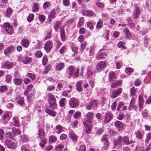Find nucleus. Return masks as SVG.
Wrapping results in <instances>:
<instances>
[{
    "mask_svg": "<svg viewBox=\"0 0 151 151\" xmlns=\"http://www.w3.org/2000/svg\"><path fill=\"white\" fill-rule=\"evenodd\" d=\"M69 70L70 72V75H72V76H74V75H73V74H72V72L75 70L74 69V67L72 66H70L69 67Z\"/></svg>",
    "mask_w": 151,
    "mask_h": 151,
    "instance_id": "bf43d9fd",
    "label": "nucleus"
},
{
    "mask_svg": "<svg viewBox=\"0 0 151 151\" xmlns=\"http://www.w3.org/2000/svg\"><path fill=\"white\" fill-rule=\"evenodd\" d=\"M55 10L54 9L52 10L50 12L49 17L51 19L54 18L55 17Z\"/></svg>",
    "mask_w": 151,
    "mask_h": 151,
    "instance_id": "e433bc0d",
    "label": "nucleus"
},
{
    "mask_svg": "<svg viewBox=\"0 0 151 151\" xmlns=\"http://www.w3.org/2000/svg\"><path fill=\"white\" fill-rule=\"evenodd\" d=\"M5 144L9 149L14 150L16 148L17 146L15 143L12 140H6L5 141Z\"/></svg>",
    "mask_w": 151,
    "mask_h": 151,
    "instance_id": "39448f33",
    "label": "nucleus"
},
{
    "mask_svg": "<svg viewBox=\"0 0 151 151\" xmlns=\"http://www.w3.org/2000/svg\"><path fill=\"white\" fill-rule=\"evenodd\" d=\"M14 50V48L13 47L11 46L4 50V54L6 55H8L9 53L13 52Z\"/></svg>",
    "mask_w": 151,
    "mask_h": 151,
    "instance_id": "6ab92c4d",
    "label": "nucleus"
},
{
    "mask_svg": "<svg viewBox=\"0 0 151 151\" xmlns=\"http://www.w3.org/2000/svg\"><path fill=\"white\" fill-rule=\"evenodd\" d=\"M87 42L86 41L84 42L81 43V48L80 49V51L81 52L85 49L86 46Z\"/></svg>",
    "mask_w": 151,
    "mask_h": 151,
    "instance_id": "c9c22d12",
    "label": "nucleus"
},
{
    "mask_svg": "<svg viewBox=\"0 0 151 151\" xmlns=\"http://www.w3.org/2000/svg\"><path fill=\"white\" fill-rule=\"evenodd\" d=\"M72 50L74 52L73 55H75L77 54L78 50L77 47H73L72 48Z\"/></svg>",
    "mask_w": 151,
    "mask_h": 151,
    "instance_id": "e2e57ef3",
    "label": "nucleus"
},
{
    "mask_svg": "<svg viewBox=\"0 0 151 151\" xmlns=\"http://www.w3.org/2000/svg\"><path fill=\"white\" fill-rule=\"evenodd\" d=\"M82 81H78L76 85V89L77 91L78 92H81L82 89L81 84L82 83Z\"/></svg>",
    "mask_w": 151,
    "mask_h": 151,
    "instance_id": "bb28decb",
    "label": "nucleus"
},
{
    "mask_svg": "<svg viewBox=\"0 0 151 151\" xmlns=\"http://www.w3.org/2000/svg\"><path fill=\"white\" fill-rule=\"evenodd\" d=\"M64 148V146L63 144H60L58 145L56 147L55 150L56 151L58 150H61Z\"/></svg>",
    "mask_w": 151,
    "mask_h": 151,
    "instance_id": "c03bdc74",
    "label": "nucleus"
},
{
    "mask_svg": "<svg viewBox=\"0 0 151 151\" xmlns=\"http://www.w3.org/2000/svg\"><path fill=\"white\" fill-rule=\"evenodd\" d=\"M136 91L134 87H133L130 89V94L132 96H134L136 93Z\"/></svg>",
    "mask_w": 151,
    "mask_h": 151,
    "instance_id": "79ce46f5",
    "label": "nucleus"
},
{
    "mask_svg": "<svg viewBox=\"0 0 151 151\" xmlns=\"http://www.w3.org/2000/svg\"><path fill=\"white\" fill-rule=\"evenodd\" d=\"M79 68H77L76 70H74L72 74H73V75L74 76H72V75H70V76L72 77L73 78H75L77 77L78 76H79Z\"/></svg>",
    "mask_w": 151,
    "mask_h": 151,
    "instance_id": "c85d7f7f",
    "label": "nucleus"
},
{
    "mask_svg": "<svg viewBox=\"0 0 151 151\" xmlns=\"http://www.w3.org/2000/svg\"><path fill=\"white\" fill-rule=\"evenodd\" d=\"M87 26L89 27L92 30L93 28L92 25V23L91 22H87Z\"/></svg>",
    "mask_w": 151,
    "mask_h": 151,
    "instance_id": "338daca9",
    "label": "nucleus"
},
{
    "mask_svg": "<svg viewBox=\"0 0 151 151\" xmlns=\"http://www.w3.org/2000/svg\"><path fill=\"white\" fill-rule=\"evenodd\" d=\"M69 136L70 138L73 141L76 142L77 140V137L76 135L73 132L70 131L69 132Z\"/></svg>",
    "mask_w": 151,
    "mask_h": 151,
    "instance_id": "412c9836",
    "label": "nucleus"
},
{
    "mask_svg": "<svg viewBox=\"0 0 151 151\" xmlns=\"http://www.w3.org/2000/svg\"><path fill=\"white\" fill-rule=\"evenodd\" d=\"M56 129L58 131L57 133L58 134H59L61 133L63 130V127L60 124L57 125L55 127Z\"/></svg>",
    "mask_w": 151,
    "mask_h": 151,
    "instance_id": "c756f323",
    "label": "nucleus"
},
{
    "mask_svg": "<svg viewBox=\"0 0 151 151\" xmlns=\"http://www.w3.org/2000/svg\"><path fill=\"white\" fill-rule=\"evenodd\" d=\"M113 117L112 114L110 112H108L105 114L104 122L105 124L108 123Z\"/></svg>",
    "mask_w": 151,
    "mask_h": 151,
    "instance_id": "6e6552de",
    "label": "nucleus"
},
{
    "mask_svg": "<svg viewBox=\"0 0 151 151\" xmlns=\"http://www.w3.org/2000/svg\"><path fill=\"white\" fill-rule=\"evenodd\" d=\"M65 98H62L59 101V104L60 107H63L65 105Z\"/></svg>",
    "mask_w": 151,
    "mask_h": 151,
    "instance_id": "a19ab883",
    "label": "nucleus"
},
{
    "mask_svg": "<svg viewBox=\"0 0 151 151\" xmlns=\"http://www.w3.org/2000/svg\"><path fill=\"white\" fill-rule=\"evenodd\" d=\"M37 135L40 139L44 138L45 136V132L42 128H39L38 130Z\"/></svg>",
    "mask_w": 151,
    "mask_h": 151,
    "instance_id": "f3484780",
    "label": "nucleus"
},
{
    "mask_svg": "<svg viewBox=\"0 0 151 151\" xmlns=\"http://www.w3.org/2000/svg\"><path fill=\"white\" fill-rule=\"evenodd\" d=\"M22 45L23 46L25 47H27L28 46V41L25 39L22 40L21 41Z\"/></svg>",
    "mask_w": 151,
    "mask_h": 151,
    "instance_id": "7c9ffc66",
    "label": "nucleus"
},
{
    "mask_svg": "<svg viewBox=\"0 0 151 151\" xmlns=\"http://www.w3.org/2000/svg\"><path fill=\"white\" fill-rule=\"evenodd\" d=\"M102 140L103 142H104V143L105 145L104 147L105 148L107 149L109 146V142L105 135L103 137Z\"/></svg>",
    "mask_w": 151,
    "mask_h": 151,
    "instance_id": "cd10ccee",
    "label": "nucleus"
},
{
    "mask_svg": "<svg viewBox=\"0 0 151 151\" xmlns=\"http://www.w3.org/2000/svg\"><path fill=\"white\" fill-rule=\"evenodd\" d=\"M57 138L55 136L52 135L49 137V142L50 143L54 142L57 140Z\"/></svg>",
    "mask_w": 151,
    "mask_h": 151,
    "instance_id": "4c0bfd02",
    "label": "nucleus"
},
{
    "mask_svg": "<svg viewBox=\"0 0 151 151\" xmlns=\"http://www.w3.org/2000/svg\"><path fill=\"white\" fill-rule=\"evenodd\" d=\"M12 123L14 126L18 127L19 125L18 119L17 118H13L12 120Z\"/></svg>",
    "mask_w": 151,
    "mask_h": 151,
    "instance_id": "72a5a7b5",
    "label": "nucleus"
},
{
    "mask_svg": "<svg viewBox=\"0 0 151 151\" xmlns=\"http://www.w3.org/2000/svg\"><path fill=\"white\" fill-rule=\"evenodd\" d=\"M51 69V66L50 65H48L45 66V69L44 71V73L46 74Z\"/></svg>",
    "mask_w": 151,
    "mask_h": 151,
    "instance_id": "13d9d810",
    "label": "nucleus"
},
{
    "mask_svg": "<svg viewBox=\"0 0 151 151\" xmlns=\"http://www.w3.org/2000/svg\"><path fill=\"white\" fill-rule=\"evenodd\" d=\"M64 65V64L63 63H59L57 64L56 66V69L57 70L60 71L63 68Z\"/></svg>",
    "mask_w": 151,
    "mask_h": 151,
    "instance_id": "5701e85b",
    "label": "nucleus"
},
{
    "mask_svg": "<svg viewBox=\"0 0 151 151\" xmlns=\"http://www.w3.org/2000/svg\"><path fill=\"white\" fill-rule=\"evenodd\" d=\"M124 32L125 34L126 37L128 39L131 37V34L129 29L127 28H125L124 30Z\"/></svg>",
    "mask_w": 151,
    "mask_h": 151,
    "instance_id": "2f4dec72",
    "label": "nucleus"
},
{
    "mask_svg": "<svg viewBox=\"0 0 151 151\" xmlns=\"http://www.w3.org/2000/svg\"><path fill=\"white\" fill-rule=\"evenodd\" d=\"M45 112L48 114L52 116H55L56 115V112L54 110L47 109L45 110Z\"/></svg>",
    "mask_w": 151,
    "mask_h": 151,
    "instance_id": "b1692460",
    "label": "nucleus"
},
{
    "mask_svg": "<svg viewBox=\"0 0 151 151\" xmlns=\"http://www.w3.org/2000/svg\"><path fill=\"white\" fill-rule=\"evenodd\" d=\"M151 45V40L148 37H145L144 39V45L145 47H147Z\"/></svg>",
    "mask_w": 151,
    "mask_h": 151,
    "instance_id": "aec40b11",
    "label": "nucleus"
},
{
    "mask_svg": "<svg viewBox=\"0 0 151 151\" xmlns=\"http://www.w3.org/2000/svg\"><path fill=\"white\" fill-rule=\"evenodd\" d=\"M144 101L143 99V95L141 93L139 96V111H141L143 109Z\"/></svg>",
    "mask_w": 151,
    "mask_h": 151,
    "instance_id": "1a4fd4ad",
    "label": "nucleus"
},
{
    "mask_svg": "<svg viewBox=\"0 0 151 151\" xmlns=\"http://www.w3.org/2000/svg\"><path fill=\"white\" fill-rule=\"evenodd\" d=\"M60 23V22L59 21H57L56 22L54 27V28L55 30L57 31L58 30V27Z\"/></svg>",
    "mask_w": 151,
    "mask_h": 151,
    "instance_id": "6e6d98bb",
    "label": "nucleus"
},
{
    "mask_svg": "<svg viewBox=\"0 0 151 151\" xmlns=\"http://www.w3.org/2000/svg\"><path fill=\"white\" fill-rule=\"evenodd\" d=\"M51 5L50 3L48 1H46L45 2L43 5V7L45 9L49 7Z\"/></svg>",
    "mask_w": 151,
    "mask_h": 151,
    "instance_id": "49530a36",
    "label": "nucleus"
},
{
    "mask_svg": "<svg viewBox=\"0 0 151 151\" xmlns=\"http://www.w3.org/2000/svg\"><path fill=\"white\" fill-rule=\"evenodd\" d=\"M95 50V46H91L90 48L89 52L88 55L89 56H91L93 55L94 53V52Z\"/></svg>",
    "mask_w": 151,
    "mask_h": 151,
    "instance_id": "f704fd0d",
    "label": "nucleus"
},
{
    "mask_svg": "<svg viewBox=\"0 0 151 151\" xmlns=\"http://www.w3.org/2000/svg\"><path fill=\"white\" fill-rule=\"evenodd\" d=\"M12 132L15 135H16L19 134L21 133L20 131L16 128L14 129Z\"/></svg>",
    "mask_w": 151,
    "mask_h": 151,
    "instance_id": "0e129e2a",
    "label": "nucleus"
},
{
    "mask_svg": "<svg viewBox=\"0 0 151 151\" xmlns=\"http://www.w3.org/2000/svg\"><path fill=\"white\" fill-rule=\"evenodd\" d=\"M127 21L128 23V25L130 27L134 28L135 27V24L132 20L130 17L127 18Z\"/></svg>",
    "mask_w": 151,
    "mask_h": 151,
    "instance_id": "393cba45",
    "label": "nucleus"
},
{
    "mask_svg": "<svg viewBox=\"0 0 151 151\" xmlns=\"http://www.w3.org/2000/svg\"><path fill=\"white\" fill-rule=\"evenodd\" d=\"M107 57V54L105 52L101 53L100 52L96 55V58L98 60L104 59Z\"/></svg>",
    "mask_w": 151,
    "mask_h": 151,
    "instance_id": "4468645a",
    "label": "nucleus"
},
{
    "mask_svg": "<svg viewBox=\"0 0 151 151\" xmlns=\"http://www.w3.org/2000/svg\"><path fill=\"white\" fill-rule=\"evenodd\" d=\"M78 151H86V147L85 145H81Z\"/></svg>",
    "mask_w": 151,
    "mask_h": 151,
    "instance_id": "774afa93",
    "label": "nucleus"
},
{
    "mask_svg": "<svg viewBox=\"0 0 151 151\" xmlns=\"http://www.w3.org/2000/svg\"><path fill=\"white\" fill-rule=\"evenodd\" d=\"M63 4L65 6H68L70 4V2L69 0H63Z\"/></svg>",
    "mask_w": 151,
    "mask_h": 151,
    "instance_id": "8fccbe9b",
    "label": "nucleus"
},
{
    "mask_svg": "<svg viewBox=\"0 0 151 151\" xmlns=\"http://www.w3.org/2000/svg\"><path fill=\"white\" fill-rule=\"evenodd\" d=\"M47 95L50 107L53 109H55L57 107V104L55 97L50 93H48Z\"/></svg>",
    "mask_w": 151,
    "mask_h": 151,
    "instance_id": "f03ea898",
    "label": "nucleus"
},
{
    "mask_svg": "<svg viewBox=\"0 0 151 151\" xmlns=\"http://www.w3.org/2000/svg\"><path fill=\"white\" fill-rule=\"evenodd\" d=\"M114 126L116 127L118 131H122L124 128V125L123 123L119 121H116L115 122Z\"/></svg>",
    "mask_w": 151,
    "mask_h": 151,
    "instance_id": "0eeeda50",
    "label": "nucleus"
},
{
    "mask_svg": "<svg viewBox=\"0 0 151 151\" xmlns=\"http://www.w3.org/2000/svg\"><path fill=\"white\" fill-rule=\"evenodd\" d=\"M134 71V70L131 68H128L126 69V72L128 74H130Z\"/></svg>",
    "mask_w": 151,
    "mask_h": 151,
    "instance_id": "5fc2aeb1",
    "label": "nucleus"
},
{
    "mask_svg": "<svg viewBox=\"0 0 151 151\" xmlns=\"http://www.w3.org/2000/svg\"><path fill=\"white\" fill-rule=\"evenodd\" d=\"M2 27L4 28L7 33L12 34L14 32V29L13 27L9 23H5L3 24Z\"/></svg>",
    "mask_w": 151,
    "mask_h": 151,
    "instance_id": "20e7f679",
    "label": "nucleus"
},
{
    "mask_svg": "<svg viewBox=\"0 0 151 151\" xmlns=\"http://www.w3.org/2000/svg\"><path fill=\"white\" fill-rule=\"evenodd\" d=\"M82 13L84 16L88 17L93 16L95 14L94 12L91 10H83L82 11Z\"/></svg>",
    "mask_w": 151,
    "mask_h": 151,
    "instance_id": "9d476101",
    "label": "nucleus"
},
{
    "mask_svg": "<svg viewBox=\"0 0 151 151\" xmlns=\"http://www.w3.org/2000/svg\"><path fill=\"white\" fill-rule=\"evenodd\" d=\"M122 92L121 88H119L117 89L114 92H112L111 94V97L112 99H114L117 97Z\"/></svg>",
    "mask_w": 151,
    "mask_h": 151,
    "instance_id": "ddd939ff",
    "label": "nucleus"
},
{
    "mask_svg": "<svg viewBox=\"0 0 151 151\" xmlns=\"http://www.w3.org/2000/svg\"><path fill=\"white\" fill-rule=\"evenodd\" d=\"M39 19L41 22H43L45 19V16L43 14L39 15Z\"/></svg>",
    "mask_w": 151,
    "mask_h": 151,
    "instance_id": "37998d69",
    "label": "nucleus"
},
{
    "mask_svg": "<svg viewBox=\"0 0 151 151\" xmlns=\"http://www.w3.org/2000/svg\"><path fill=\"white\" fill-rule=\"evenodd\" d=\"M55 88L54 86H48L47 88V91H50L53 90Z\"/></svg>",
    "mask_w": 151,
    "mask_h": 151,
    "instance_id": "4d7b16f0",
    "label": "nucleus"
},
{
    "mask_svg": "<svg viewBox=\"0 0 151 151\" xmlns=\"http://www.w3.org/2000/svg\"><path fill=\"white\" fill-rule=\"evenodd\" d=\"M103 26V21L101 20H99L97 22L96 26V28L99 30Z\"/></svg>",
    "mask_w": 151,
    "mask_h": 151,
    "instance_id": "ea45409f",
    "label": "nucleus"
},
{
    "mask_svg": "<svg viewBox=\"0 0 151 151\" xmlns=\"http://www.w3.org/2000/svg\"><path fill=\"white\" fill-rule=\"evenodd\" d=\"M42 140L39 143V145L40 147H44L45 146V145L46 144L47 140L46 138H42Z\"/></svg>",
    "mask_w": 151,
    "mask_h": 151,
    "instance_id": "473e14b6",
    "label": "nucleus"
},
{
    "mask_svg": "<svg viewBox=\"0 0 151 151\" xmlns=\"http://www.w3.org/2000/svg\"><path fill=\"white\" fill-rule=\"evenodd\" d=\"M96 5L98 7L100 8H103L104 7V3H102L99 1H97L96 3Z\"/></svg>",
    "mask_w": 151,
    "mask_h": 151,
    "instance_id": "09e8293b",
    "label": "nucleus"
},
{
    "mask_svg": "<svg viewBox=\"0 0 151 151\" xmlns=\"http://www.w3.org/2000/svg\"><path fill=\"white\" fill-rule=\"evenodd\" d=\"M151 139V133H149L147 134V138L145 140V142L146 144H148L149 141Z\"/></svg>",
    "mask_w": 151,
    "mask_h": 151,
    "instance_id": "de8ad7c7",
    "label": "nucleus"
},
{
    "mask_svg": "<svg viewBox=\"0 0 151 151\" xmlns=\"http://www.w3.org/2000/svg\"><path fill=\"white\" fill-rule=\"evenodd\" d=\"M94 114L89 112L86 115L87 119L84 120L83 124L86 128V132L87 134L89 133L91 131V119L93 118Z\"/></svg>",
    "mask_w": 151,
    "mask_h": 151,
    "instance_id": "f257e3e1",
    "label": "nucleus"
},
{
    "mask_svg": "<svg viewBox=\"0 0 151 151\" xmlns=\"http://www.w3.org/2000/svg\"><path fill=\"white\" fill-rule=\"evenodd\" d=\"M38 4L37 2H35L33 4L32 11L33 12H37L39 11Z\"/></svg>",
    "mask_w": 151,
    "mask_h": 151,
    "instance_id": "a878e982",
    "label": "nucleus"
},
{
    "mask_svg": "<svg viewBox=\"0 0 151 151\" xmlns=\"http://www.w3.org/2000/svg\"><path fill=\"white\" fill-rule=\"evenodd\" d=\"M69 104L72 108H75L78 105V100L76 98L73 97L71 98L69 102Z\"/></svg>",
    "mask_w": 151,
    "mask_h": 151,
    "instance_id": "423d86ee",
    "label": "nucleus"
},
{
    "mask_svg": "<svg viewBox=\"0 0 151 151\" xmlns=\"http://www.w3.org/2000/svg\"><path fill=\"white\" fill-rule=\"evenodd\" d=\"M92 108V105L91 102L87 103L86 106V109L88 110H90Z\"/></svg>",
    "mask_w": 151,
    "mask_h": 151,
    "instance_id": "864d4df0",
    "label": "nucleus"
},
{
    "mask_svg": "<svg viewBox=\"0 0 151 151\" xmlns=\"http://www.w3.org/2000/svg\"><path fill=\"white\" fill-rule=\"evenodd\" d=\"M6 16H9L11 15L12 12V9L10 8H8L6 10Z\"/></svg>",
    "mask_w": 151,
    "mask_h": 151,
    "instance_id": "3c124183",
    "label": "nucleus"
},
{
    "mask_svg": "<svg viewBox=\"0 0 151 151\" xmlns=\"http://www.w3.org/2000/svg\"><path fill=\"white\" fill-rule=\"evenodd\" d=\"M13 64V63L12 62L6 61L2 65L1 67L3 68L9 69L12 66Z\"/></svg>",
    "mask_w": 151,
    "mask_h": 151,
    "instance_id": "a211bd4d",
    "label": "nucleus"
},
{
    "mask_svg": "<svg viewBox=\"0 0 151 151\" xmlns=\"http://www.w3.org/2000/svg\"><path fill=\"white\" fill-rule=\"evenodd\" d=\"M81 113L80 111H77L74 114L73 117L75 119H77L81 115Z\"/></svg>",
    "mask_w": 151,
    "mask_h": 151,
    "instance_id": "680f3d73",
    "label": "nucleus"
},
{
    "mask_svg": "<svg viewBox=\"0 0 151 151\" xmlns=\"http://www.w3.org/2000/svg\"><path fill=\"white\" fill-rule=\"evenodd\" d=\"M122 141L124 144L126 145H129L134 143V140H129V138L127 136H124L122 138Z\"/></svg>",
    "mask_w": 151,
    "mask_h": 151,
    "instance_id": "9b49d317",
    "label": "nucleus"
},
{
    "mask_svg": "<svg viewBox=\"0 0 151 151\" xmlns=\"http://www.w3.org/2000/svg\"><path fill=\"white\" fill-rule=\"evenodd\" d=\"M60 37L62 41H64L65 40V32L63 27H61L60 29Z\"/></svg>",
    "mask_w": 151,
    "mask_h": 151,
    "instance_id": "dca6fc26",
    "label": "nucleus"
},
{
    "mask_svg": "<svg viewBox=\"0 0 151 151\" xmlns=\"http://www.w3.org/2000/svg\"><path fill=\"white\" fill-rule=\"evenodd\" d=\"M84 19L83 17H81L80 19V21L79 23L78 24V27H80L81 25L83 24Z\"/></svg>",
    "mask_w": 151,
    "mask_h": 151,
    "instance_id": "603ef678",
    "label": "nucleus"
},
{
    "mask_svg": "<svg viewBox=\"0 0 151 151\" xmlns=\"http://www.w3.org/2000/svg\"><path fill=\"white\" fill-rule=\"evenodd\" d=\"M136 137L139 139H141L142 138V134L140 131L137 132L136 134Z\"/></svg>",
    "mask_w": 151,
    "mask_h": 151,
    "instance_id": "a18cd8bd",
    "label": "nucleus"
},
{
    "mask_svg": "<svg viewBox=\"0 0 151 151\" xmlns=\"http://www.w3.org/2000/svg\"><path fill=\"white\" fill-rule=\"evenodd\" d=\"M52 42L50 41H48L45 44V49L47 52H48L52 49Z\"/></svg>",
    "mask_w": 151,
    "mask_h": 151,
    "instance_id": "f8f14e48",
    "label": "nucleus"
},
{
    "mask_svg": "<svg viewBox=\"0 0 151 151\" xmlns=\"http://www.w3.org/2000/svg\"><path fill=\"white\" fill-rule=\"evenodd\" d=\"M116 79V76L115 73L111 72L109 75V80L110 82H112L114 80Z\"/></svg>",
    "mask_w": 151,
    "mask_h": 151,
    "instance_id": "4be33fe9",
    "label": "nucleus"
},
{
    "mask_svg": "<svg viewBox=\"0 0 151 151\" xmlns=\"http://www.w3.org/2000/svg\"><path fill=\"white\" fill-rule=\"evenodd\" d=\"M89 83L91 88H93L95 83V81L93 80H91L89 81Z\"/></svg>",
    "mask_w": 151,
    "mask_h": 151,
    "instance_id": "052dcab7",
    "label": "nucleus"
},
{
    "mask_svg": "<svg viewBox=\"0 0 151 151\" xmlns=\"http://www.w3.org/2000/svg\"><path fill=\"white\" fill-rule=\"evenodd\" d=\"M107 64L105 61H99L96 65V69L95 72H99L104 70Z\"/></svg>",
    "mask_w": 151,
    "mask_h": 151,
    "instance_id": "7ed1b4c3",
    "label": "nucleus"
},
{
    "mask_svg": "<svg viewBox=\"0 0 151 151\" xmlns=\"http://www.w3.org/2000/svg\"><path fill=\"white\" fill-rule=\"evenodd\" d=\"M14 84L17 86L20 85L22 82V80L19 79L15 78L13 80Z\"/></svg>",
    "mask_w": 151,
    "mask_h": 151,
    "instance_id": "58836bf2",
    "label": "nucleus"
},
{
    "mask_svg": "<svg viewBox=\"0 0 151 151\" xmlns=\"http://www.w3.org/2000/svg\"><path fill=\"white\" fill-rule=\"evenodd\" d=\"M140 13V9L137 7H136L134 9V12L132 15L133 19H136L137 18Z\"/></svg>",
    "mask_w": 151,
    "mask_h": 151,
    "instance_id": "2eb2a0df",
    "label": "nucleus"
},
{
    "mask_svg": "<svg viewBox=\"0 0 151 151\" xmlns=\"http://www.w3.org/2000/svg\"><path fill=\"white\" fill-rule=\"evenodd\" d=\"M48 61L47 57L46 56H45L42 59V63L44 65L46 64Z\"/></svg>",
    "mask_w": 151,
    "mask_h": 151,
    "instance_id": "69168bd1",
    "label": "nucleus"
}]
</instances>
